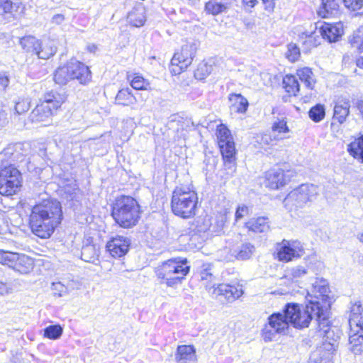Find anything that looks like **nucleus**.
I'll use <instances>...</instances> for the list:
<instances>
[{
    "label": "nucleus",
    "mask_w": 363,
    "mask_h": 363,
    "mask_svg": "<svg viewBox=\"0 0 363 363\" xmlns=\"http://www.w3.org/2000/svg\"><path fill=\"white\" fill-rule=\"evenodd\" d=\"M284 92L283 100L286 101L293 97H296L301 91V84L295 74L289 73L282 77L280 84Z\"/></svg>",
    "instance_id": "nucleus-23"
},
{
    "label": "nucleus",
    "mask_w": 363,
    "mask_h": 363,
    "mask_svg": "<svg viewBox=\"0 0 363 363\" xmlns=\"http://www.w3.org/2000/svg\"><path fill=\"white\" fill-rule=\"evenodd\" d=\"M91 78L92 72L89 66L76 57H71L59 65L52 74L53 82L60 86L67 85L71 81L86 85L91 81Z\"/></svg>",
    "instance_id": "nucleus-6"
},
{
    "label": "nucleus",
    "mask_w": 363,
    "mask_h": 363,
    "mask_svg": "<svg viewBox=\"0 0 363 363\" xmlns=\"http://www.w3.org/2000/svg\"><path fill=\"white\" fill-rule=\"evenodd\" d=\"M354 108L357 111L359 118L363 121V99L357 100Z\"/></svg>",
    "instance_id": "nucleus-52"
},
{
    "label": "nucleus",
    "mask_w": 363,
    "mask_h": 363,
    "mask_svg": "<svg viewBox=\"0 0 363 363\" xmlns=\"http://www.w3.org/2000/svg\"><path fill=\"white\" fill-rule=\"evenodd\" d=\"M126 80L129 85L136 91H151L150 82L146 79L141 73L138 72H127L125 74Z\"/></svg>",
    "instance_id": "nucleus-27"
},
{
    "label": "nucleus",
    "mask_w": 363,
    "mask_h": 363,
    "mask_svg": "<svg viewBox=\"0 0 363 363\" xmlns=\"http://www.w3.org/2000/svg\"><path fill=\"white\" fill-rule=\"evenodd\" d=\"M115 104L121 106H133L137 103V98L128 87L120 89L114 99Z\"/></svg>",
    "instance_id": "nucleus-32"
},
{
    "label": "nucleus",
    "mask_w": 363,
    "mask_h": 363,
    "mask_svg": "<svg viewBox=\"0 0 363 363\" xmlns=\"http://www.w3.org/2000/svg\"><path fill=\"white\" fill-rule=\"evenodd\" d=\"M330 348L325 350L323 347H320L317 349L316 352L318 354V357L316 359V362L318 363H331L333 351V344L329 342Z\"/></svg>",
    "instance_id": "nucleus-41"
},
{
    "label": "nucleus",
    "mask_w": 363,
    "mask_h": 363,
    "mask_svg": "<svg viewBox=\"0 0 363 363\" xmlns=\"http://www.w3.org/2000/svg\"><path fill=\"white\" fill-rule=\"evenodd\" d=\"M293 194L296 200L301 204L309 201L313 196L311 186L308 184H301L294 189Z\"/></svg>",
    "instance_id": "nucleus-36"
},
{
    "label": "nucleus",
    "mask_w": 363,
    "mask_h": 363,
    "mask_svg": "<svg viewBox=\"0 0 363 363\" xmlns=\"http://www.w3.org/2000/svg\"><path fill=\"white\" fill-rule=\"evenodd\" d=\"M169 206L172 214L179 218H194L201 206L196 189L191 184L176 186L171 194Z\"/></svg>",
    "instance_id": "nucleus-3"
},
{
    "label": "nucleus",
    "mask_w": 363,
    "mask_h": 363,
    "mask_svg": "<svg viewBox=\"0 0 363 363\" xmlns=\"http://www.w3.org/2000/svg\"><path fill=\"white\" fill-rule=\"evenodd\" d=\"M190 270L186 257H176L161 262L155 269V275L160 284L167 288H176L184 281Z\"/></svg>",
    "instance_id": "nucleus-5"
},
{
    "label": "nucleus",
    "mask_w": 363,
    "mask_h": 363,
    "mask_svg": "<svg viewBox=\"0 0 363 363\" xmlns=\"http://www.w3.org/2000/svg\"><path fill=\"white\" fill-rule=\"evenodd\" d=\"M30 107V104L27 99H19L14 106L16 113L18 115L27 113Z\"/></svg>",
    "instance_id": "nucleus-45"
},
{
    "label": "nucleus",
    "mask_w": 363,
    "mask_h": 363,
    "mask_svg": "<svg viewBox=\"0 0 363 363\" xmlns=\"http://www.w3.org/2000/svg\"><path fill=\"white\" fill-rule=\"evenodd\" d=\"M342 3L350 11L363 13V0H342Z\"/></svg>",
    "instance_id": "nucleus-42"
},
{
    "label": "nucleus",
    "mask_w": 363,
    "mask_h": 363,
    "mask_svg": "<svg viewBox=\"0 0 363 363\" xmlns=\"http://www.w3.org/2000/svg\"><path fill=\"white\" fill-rule=\"evenodd\" d=\"M304 252V248L300 241L283 239L276 244L273 256L279 262L288 263L301 258Z\"/></svg>",
    "instance_id": "nucleus-15"
},
{
    "label": "nucleus",
    "mask_w": 363,
    "mask_h": 363,
    "mask_svg": "<svg viewBox=\"0 0 363 363\" xmlns=\"http://www.w3.org/2000/svg\"><path fill=\"white\" fill-rule=\"evenodd\" d=\"M297 174L287 162H279L264 171L262 176V184L269 191L284 189Z\"/></svg>",
    "instance_id": "nucleus-11"
},
{
    "label": "nucleus",
    "mask_w": 363,
    "mask_h": 363,
    "mask_svg": "<svg viewBox=\"0 0 363 363\" xmlns=\"http://www.w3.org/2000/svg\"><path fill=\"white\" fill-rule=\"evenodd\" d=\"M212 72V65L206 60L201 61L196 66L194 75L198 80L206 79Z\"/></svg>",
    "instance_id": "nucleus-38"
},
{
    "label": "nucleus",
    "mask_w": 363,
    "mask_h": 363,
    "mask_svg": "<svg viewBox=\"0 0 363 363\" xmlns=\"http://www.w3.org/2000/svg\"><path fill=\"white\" fill-rule=\"evenodd\" d=\"M229 108L237 114L244 115L247 113L250 104L247 98L241 94L232 92L228 94Z\"/></svg>",
    "instance_id": "nucleus-26"
},
{
    "label": "nucleus",
    "mask_w": 363,
    "mask_h": 363,
    "mask_svg": "<svg viewBox=\"0 0 363 363\" xmlns=\"http://www.w3.org/2000/svg\"><path fill=\"white\" fill-rule=\"evenodd\" d=\"M67 101V96L55 90L47 91L40 99L30 113L33 122L44 123L52 121V118L62 111Z\"/></svg>",
    "instance_id": "nucleus-7"
},
{
    "label": "nucleus",
    "mask_w": 363,
    "mask_h": 363,
    "mask_svg": "<svg viewBox=\"0 0 363 363\" xmlns=\"http://www.w3.org/2000/svg\"><path fill=\"white\" fill-rule=\"evenodd\" d=\"M317 292H320L321 303L315 313L317 320V333L318 335L325 341L336 340L338 335H336L333 329L332 323L330 320V298L328 292V288L323 286H315Z\"/></svg>",
    "instance_id": "nucleus-12"
},
{
    "label": "nucleus",
    "mask_w": 363,
    "mask_h": 363,
    "mask_svg": "<svg viewBox=\"0 0 363 363\" xmlns=\"http://www.w3.org/2000/svg\"><path fill=\"white\" fill-rule=\"evenodd\" d=\"M296 77L307 89L310 91L315 90L317 79L313 68L306 66L300 67L296 70Z\"/></svg>",
    "instance_id": "nucleus-28"
},
{
    "label": "nucleus",
    "mask_w": 363,
    "mask_h": 363,
    "mask_svg": "<svg viewBox=\"0 0 363 363\" xmlns=\"http://www.w3.org/2000/svg\"><path fill=\"white\" fill-rule=\"evenodd\" d=\"M228 9L226 4L218 1L217 0H208L204 4V11L206 14L213 16L225 13Z\"/></svg>",
    "instance_id": "nucleus-33"
},
{
    "label": "nucleus",
    "mask_w": 363,
    "mask_h": 363,
    "mask_svg": "<svg viewBox=\"0 0 363 363\" xmlns=\"http://www.w3.org/2000/svg\"><path fill=\"white\" fill-rule=\"evenodd\" d=\"M25 9V5L22 2L0 0V16L8 22L17 20L19 16L24 14Z\"/></svg>",
    "instance_id": "nucleus-22"
},
{
    "label": "nucleus",
    "mask_w": 363,
    "mask_h": 363,
    "mask_svg": "<svg viewBox=\"0 0 363 363\" xmlns=\"http://www.w3.org/2000/svg\"><path fill=\"white\" fill-rule=\"evenodd\" d=\"M211 295L214 298H220L227 303H231L239 299L244 294L243 285L239 281L230 283L214 284Z\"/></svg>",
    "instance_id": "nucleus-17"
},
{
    "label": "nucleus",
    "mask_w": 363,
    "mask_h": 363,
    "mask_svg": "<svg viewBox=\"0 0 363 363\" xmlns=\"http://www.w3.org/2000/svg\"><path fill=\"white\" fill-rule=\"evenodd\" d=\"M215 135L216 143L222 160L220 177L226 181L236 172L238 151L233 135L226 124H218L216 128Z\"/></svg>",
    "instance_id": "nucleus-4"
},
{
    "label": "nucleus",
    "mask_w": 363,
    "mask_h": 363,
    "mask_svg": "<svg viewBox=\"0 0 363 363\" xmlns=\"http://www.w3.org/2000/svg\"><path fill=\"white\" fill-rule=\"evenodd\" d=\"M303 44H306L309 49L316 48L320 44L319 37L315 33L306 35V40Z\"/></svg>",
    "instance_id": "nucleus-46"
},
{
    "label": "nucleus",
    "mask_w": 363,
    "mask_h": 363,
    "mask_svg": "<svg viewBox=\"0 0 363 363\" xmlns=\"http://www.w3.org/2000/svg\"><path fill=\"white\" fill-rule=\"evenodd\" d=\"M347 151L354 160L363 164V134L352 137L347 144Z\"/></svg>",
    "instance_id": "nucleus-31"
},
{
    "label": "nucleus",
    "mask_w": 363,
    "mask_h": 363,
    "mask_svg": "<svg viewBox=\"0 0 363 363\" xmlns=\"http://www.w3.org/2000/svg\"><path fill=\"white\" fill-rule=\"evenodd\" d=\"M64 220L61 203L46 198L35 203L30 208L27 225L30 233L41 240L50 239Z\"/></svg>",
    "instance_id": "nucleus-1"
},
{
    "label": "nucleus",
    "mask_w": 363,
    "mask_h": 363,
    "mask_svg": "<svg viewBox=\"0 0 363 363\" xmlns=\"http://www.w3.org/2000/svg\"><path fill=\"white\" fill-rule=\"evenodd\" d=\"M11 286L9 284L0 281V296H3L10 293Z\"/></svg>",
    "instance_id": "nucleus-51"
},
{
    "label": "nucleus",
    "mask_w": 363,
    "mask_h": 363,
    "mask_svg": "<svg viewBox=\"0 0 363 363\" xmlns=\"http://www.w3.org/2000/svg\"><path fill=\"white\" fill-rule=\"evenodd\" d=\"M255 247L250 243H245L238 250L235 258L238 260H247L252 257Z\"/></svg>",
    "instance_id": "nucleus-39"
},
{
    "label": "nucleus",
    "mask_w": 363,
    "mask_h": 363,
    "mask_svg": "<svg viewBox=\"0 0 363 363\" xmlns=\"http://www.w3.org/2000/svg\"><path fill=\"white\" fill-rule=\"evenodd\" d=\"M130 23L135 27L143 26L145 22V17L142 12L131 11L128 16Z\"/></svg>",
    "instance_id": "nucleus-44"
},
{
    "label": "nucleus",
    "mask_w": 363,
    "mask_h": 363,
    "mask_svg": "<svg viewBox=\"0 0 363 363\" xmlns=\"http://www.w3.org/2000/svg\"><path fill=\"white\" fill-rule=\"evenodd\" d=\"M319 32L323 39L329 43H335L340 40L343 36L344 26L340 21L335 23L324 21L319 27Z\"/></svg>",
    "instance_id": "nucleus-21"
},
{
    "label": "nucleus",
    "mask_w": 363,
    "mask_h": 363,
    "mask_svg": "<svg viewBox=\"0 0 363 363\" xmlns=\"http://www.w3.org/2000/svg\"><path fill=\"white\" fill-rule=\"evenodd\" d=\"M62 333L63 329L60 325H51L44 329L43 337L49 340H57L62 336Z\"/></svg>",
    "instance_id": "nucleus-40"
},
{
    "label": "nucleus",
    "mask_w": 363,
    "mask_h": 363,
    "mask_svg": "<svg viewBox=\"0 0 363 363\" xmlns=\"http://www.w3.org/2000/svg\"><path fill=\"white\" fill-rule=\"evenodd\" d=\"M130 245L131 242L129 238L117 235L108 239L105 248L110 257L113 259H119L127 255Z\"/></svg>",
    "instance_id": "nucleus-19"
},
{
    "label": "nucleus",
    "mask_w": 363,
    "mask_h": 363,
    "mask_svg": "<svg viewBox=\"0 0 363 363\" xmlns=\"http://www.w3.org/2000/svg\"><path fill=\"white\" fill-rule=\"evenodd\" d=\"M19 45L24 52L35 55L38 59L48 60L57 51L53 40L43 41L33 35H25L19 39Z\"/></svg>",
    "instance_id": "nucleus-13"
},
{
    "label": "nucleus",
    "mask_w": 363,
    "mask_h": 363,
    "mask_svg": "<svg viewBox=\"0 0 363 363\" xmlns=\"http://www.w3.org/2000/svg\"><path fill=\"white\" fill-rule=\"evenodd\" d=\"M308 118L314 123H320L326 116L325 106L318 103L312 106L308 111Z\"/></svg>",
    "instance_id": "nucleus-35"
},
{
    "label": "nucleus",
    "mask_w": 363,
    "mask_h": 363,
    "mask_svg": "<svg viewBox=\"0 0 363 363\" xmlns=\"http://www.w3.org/2000/svg\"><path fill=\"white\" fill-rule=\"evenodd\" d=\"M317 15L321 18H333L340 13L337 0H320Z\"/></svg>",
    "instance_id": "nucleus-29"
},
{
    "label": "nucleus",
    "mask_w": 363,
    "mask_h": 363,
    "mask_svg": "<svg viewBox=\"0 0 363 363\" xmlns=\"http://www.w3.org/2000/svg\"><path fill=\"white\" fill-rule=\"evenodd\" d=\"M359 240L363 243V233L361 234Z\"/></svg>",
    "instance_id": "nucleus-56"
},
{
    "label": "nucleus",
    "mask_w": 363,
    "mask_h": 363,
    "mask_svg": "<svg viewBox=\"0 0 363 363\" xmlns=\"http://www.w3.org/2000/svg\"><path fill=\"white\" fill-rule=\"evenodd\" d=\"M249 215V208L246 206H238L235 211V219L240 220Z\"/></svg>",
    "instance_id": "nucleus-48"
},
{
    "label": "nucleus",
    "mask_w": 363,
    "mask_h": 363,
    "mask_svg": "<svg viewBox=\"0 0 363 363\" xmlns=\"http://www.w3.org/2000/svg\"><path fill=\"white\" fill-rule=\"evenodd\" d=\"M197 280L206 289L212 291L213 282L216 280L212 263H203L196 270Z\"/></svg>",
    "instance_id": "nucleus-25"
},
{
    "label": "nucleus",
    "mask_w": 363,
    "mask_h": 363,
    "mask_svg": "<svg viewBox=\"0 0 363 363\" xmlns=\"http://www.w3.org/2000/svg\"><path fill=\"white\" fill-rule=\"evenodd\" d=\"M272 131L278 135H286L289 133L290 128L288 125V121L286 118H278L277 121H275L272 124L271 127ZM285 136L281 137V139L285 138Z\"/></svg>",
    "instance_id": "nucleus-37"
},
{
    "label": "nucleus",
    "mask_w": 363,
    "mask_h": 363,
    "mask_svg": "<svg viewBox=\"0 0 363 363\" xmlns=\"http://www.w3.org/2000/svg\"><path fill=\"white\" fill-rule=\"evenodd\" d=\"M196 360V352L192 345H178L175 352V361L177 363H188Z\"/></svg>",
    "instance_id": "nucleus-30"
},
{
    "label": "nucleus",
    "mask_w": 363,
    "mask_h": 363,
    "mask_svg": "<svg viewBox=\"0 0 363 363\" xmlns=\"http://www.w3.org/2000/svg\"><path fill=\"white\" fill-rule=\"evenodd\" d=\"M23 189V177L21 170L13 163L0 162V196L13 199Z\"/></svg>",
    "instance_id": "nucleus-9"
},
{
    "label": "nucleus",
    "mask_w": 363,
    "mask_h": 363,
    "mask_svg": "<svg viewBox=\"0 0 363 363\" xmlns=\"http://www.w3.org/2000/svg\"><path fill=\"white\" fill-rule=\"evenodd\" d=\"M242 4L245 8L253 9L258 4V0H242Z\"/></svg>",
    "instance_id": "nucleus-53"
},
{
    "label": "nucleus",
    "mask_w": 363,
    "mask_h": 363,
    "mask_svg": "<svg viewBox=\"0 0 363 363\" xmlns=\"http://www.w3.org/2000/svg\"><path fill=\"white\" fill-rule=\"evenodd\" d=\"M277 0H261L263 9L268 16L274 13L276 9Z\"/></svg>",
    "instance_id": "nucleus-47"
},
{
    "label": "nucleus",
    "mask_w": 363,
    "mask_h": 363,
    "mask_svg": "<svg viewBox=\"0 0 363 363\" xmlns=\"http://www.w3.org/2000/svg\"><path fill=\"white\" fill-rule=\"evenodd\" d=\"M315 300H310L305 306L297 303H287L283 308V313L288 318L289 324L296 329L308 328L312 320V314L318 311L320 303V294H315Z\"/></svg>",
    "instance_id": "nucleus-8"
},
{
    "label": "nucleus",
    "mask_w": 363,
    "mask_h": 363,
    "mask_svg": "<svg viewBox=\"0 0 363 363\" xmlns=\"http://www.w3.org/2000/svg\"><path fill=\"white\" fill-rule=\"evenodd\" d=\"M9 82V77L4 73L0 72V90H5Z\"/></svg>",
    "instance_id": "nucleus-50"
},
{
    "label": "nucleus",
    "mask_w": 363,
    "mask_h": 363,
    "mask_svg": "<svg viewBox=\"0 0 363 363\" xmlns=\"http://www.w3.org/2000/svg\"><path fill=\"white\" fill-rule=\"evenodd\" d=\"M110 215L116 225L127 230L137 226L143 213L139 201L133 196L125 194L115 197L110 204Z\"/></svg>",
    "instance_id": "nucleus-2"
},
{
    "label": "nucleus",
    "mask_w": 363,
    "mask_h": 363,
    "mask_svg": "<svg viewBox=\"0 0 363 363\" xmlns=\"http://www.w3.org/2000/svg\"><path fill=\"white\" fill-rule=\"evenodd\" d=\"M350 104L346 98H340L335 101L330 128L335 129L345 123L350 116Z\"/></svg>",
    "instance_id": "nucleus-20"
},
{
    "label": "nucleus",
    "mask_w": 363,
    "mask_h": 363,
    "mask_svg": "<svg viewBox=\"0 0 363 363\" xmlns=\"http://www.w3.org/2000/svg\"><path fill=\"white\" fill-rule=\"evenodd\" d=\"M289 328V322L284 313H273L268 317L267 322L262 330V337L266 342L271 341L276 334L284 333Z\"/></svg>",
    "instance_id": "nucleus-18"
},
{
    "label": "nucleus",
    "mask_w": 363,
    "mask_h": 363,
    "mask_svg": "<svg viewBox=\"0 0 363 363\" xmlns=\"http://www.w3.org/2000/svg\"><path fill=\"white\" fill-rule=\"evenodd\" d=\"M198 48L194 43L187 42L177 49L169 65V70L172 76H178L185 72L191 65L196 57Z\"/></svg>",
    "instance_id": "nucleus-14"
},
{
    "label": "nucleus",
    "mask_w": 363,
    "mask_h": 363,
    "mask_svg": "<svg viewBox=\"0 0 363 363\" xmlns=\"http://www.w3.org/2000/svg\"><path fill=\"white\" fill-rule=\"evenodd\" d=\"M0 263L7 265L21 274L30 272L35 266L33 259L28 255L1 250Z\"/></svg>",
    "instance_id": "nucleus-16"
},
{
    "label": "nucleus",
    "mask_w": 363,
    "mask_h": 363,
    "mask_svg": "<svg viewBox=\"0 0 363 363\" xmlns=\"http://www.w3.org/2000/svg\"><path fill=\"white\" fill-rule=\"evenodd\" d=\"M348 44L358 54L363 53V26L354 30L348 38Z\"/></svg>",
    "instance_id": "nucleus-34"
},
{
    "label": "nucleus",
    "mask_w": 363,
    "mask_h": 363,
    "mask_svg": "<svg viewBox=\"0 0 363 363\" xmlns=\"http://www.w3.org/2000/svg\"><path fill=\"white\" fill-rule=\"evenodd\" d=\"M285 57L291 63L297 62L301 57L299 48L296 44L288 45Z\"/></svg>",
    "instance_id": "nucleus-43"
},
{
    "label": "nucleus",
    "mask_w": 363,
    "mask_h": 363,
    "mask_svg": "<svg viewBox=\"0 0 363 363\" xmlns=\"http://www.w3.org/2000/svg\"><path fill=\"white\" fill-rule=\"evenodd\" d=\"M348 350L354 356L363 354V308L359 301L350 308L349 317Z\"/></svg>",
    "instance_id": "nucleus-10"
},
{
    "label": "nucleus",
    "mask_w": 363,
    "mask_h": 363,
    "mask_svg": "<svg viewBox=\"0 0 363 363\" xmlns=\"http://www.w3.org/2000/svg\"><path fill=\"white\" fill-rule=\"evenodd\" d=\"M307 270L303 267H298L291 269V277L294 279L301 277V276L306 274Z\"/></svg>",
    "instance_id": "nucleus-49"
},
{
    "label": "nucleus",
    "mask_w": 363,
    "mask_h": 363,
    "mask_svg": "<svg viewBox=\"0 0 363 363\" xmlns=\"http://www.w3.org/2000/svg\"><path fill=\"white\" fill-rule=\"evenodd\" d=\"M244 227L249 233H265L271 229V220L266 216L254 217L245 222Z\"/></svg>",
    "instance_id": "nucleus-24"
},
{
    "label": "nucleus",
    "mask_w": 363,
    "mask_h": 363,
    "mask_svg": "<svg viewBox=\"0 0 363 363\" xmlns=\"http://www.w3.org/2000/svg\"><path fill=\"white\" fill-rule=\"evenodd\" d=\"M355 65L359 69L363 70V56H359L355 59Z\"/></svg>",
    "instance_id": "nucleus-54"
},
{
    "label": "nucleus",
    "mask_w": 363,
    "mask_h": 363,
    "mask_svg": "<svg viewBox=\"0 0 363 363\" xmlns=\"http://www.w3.org/2000/svg\"><path fill=\"white\" fill-rule=\"evenodd\" d=\"M96 48V47L95 45H91V46L88 47V50L89 51H94Z\"/></svg>",
    "instance_id": "nucleus-55"
}]
</instances>
